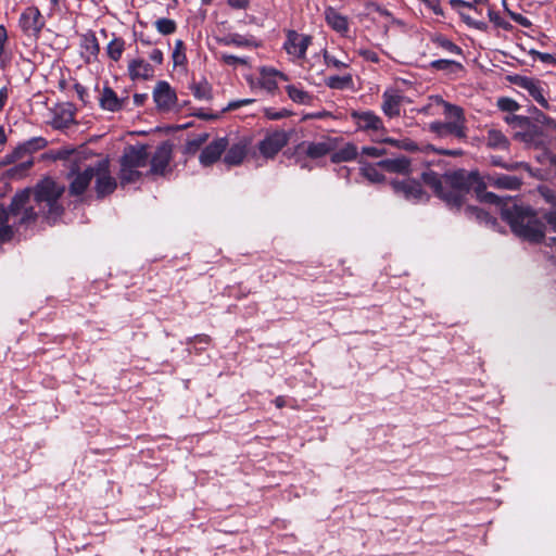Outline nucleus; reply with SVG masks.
Listing matches in <instances>:
<instances>
[{
    "mask_svg": "<svg viewBox=\"0 0 556 556\" xmlns=\"http://www.w3.org/2000/svg\"><path fill=\"white\" fill-rule=\"evenodd\" d=\"M340 140L336 137H321L317 141L301 143L300 149H303L306 156L311 159H320L334 151L339 147Z\"/></svg>",
    "mask_w": 556,
    "mask_h": 556,
    "instance_id": "f8f14e48",
    "label": "nucleus"
},
{
    "mask_svg": "<svg viewBox=\"0 0 556 556\" xmlns=\"http://www.w3.org/2000/svg\"><path fill=\"white\" fill-rule=\"evenodd\" d=\"M149 163V153L144 146H130L124 150L121 157V185L132 184L140 179L142 168Z\"/></svg>",
    "mask_w": 556,
    "mask_h": 556,
    "instance_id": "20e7f679",
    "label": "nucleus"
},
{
    "mask_svg": "<svg viewBox=\"0 0 556 556\" xmlns=\"http://www.w3.org/2000/svg\"><path fill=\"white\" fill-rule=\"evenodd\" d=\"M228 148V138L219 137L211 141L200 153L199 162L202 166L208 167L220 160Z\"/></svg>",
    "mask_w": 556,
    "mask_h": 556,
    "instance_id": "4468645a",
    "label": "nucleus"
},
{
    "mask_svg": "<svg viewBox=\"0 0 556 556\" xmlns=\"http://www.w3.org/2000/svg\"><path fill=\"white\" fill-rule=\"evenodd\" d=\"M497 106L504 112H516L519 110V104L510 98H500Z\"/></svg>",
    "mask_w": 556,
    "mask_h": 556,
    "instance_id": "8fccbe9b",
    "label": "nucleus"
},
{
    "mask_svg": "<svg viewBox=\"0 0 556 556\" xmlns=\"http://www.w3.org/2000/svg\"><path fill=\"white\" fill-rule=\"evenodd\" d=\"M420 1L424 2L429 9H431L434 14H437V15L443 14V11L440 7L439 0H420Z\"/></svg>",
    "mask_w": 556,
    "mask_h": 556,
    "instance_id": "052dcab7",
    "label": "nucleus"
},
{
    "mask_svg": "<svg viewBox=\"0 0 556 556\" xmlns=\"http://www.w3.org/2000/svg\"><path fill=\"white\" fill-rule=\"evenodd\" d=\"M64 187L51 178H45L34 189H24L16 192L9 207L0 205V225L9 223L13 216H20L18 224L34 223L39 215L54 222L63 212L59 199Z\"/></svg>",
    "mask_w": 556,
    "mask_h": 556,
    "instance_id": "f257e3e1",
    "label": "nucleus"
},
{
    "mask_svg": "<svg viewBox=\"0 0 556 556\" xmlns=\"http://www.w3.org/2000/svg\"><path fill=\"white\" fill-rule=\"evenodd\" d=\"M224 46H236V47H250L253 43L252 38L239 34H229L224 38L218 39Z\"/></svg>",
    "mask_w": 556,
    "mask_h": 556,
    "instance_id": "e433bc0d",
    "label": "nucleus"
},
{
    "mask_svg": "<svg viewBox=\"0 0 556 556\" xmlns=\"http://www.w3.org/2000/svg\"><path fill=\"white\" fill-rule=\"evenodd\" d=\"M227 3L232 9L243 10L247 9L250 4V0H227Z\"/></svg>",
    "mask_w": 556,
    "mask_h": 556,
    "instance_id": "0e129e2a",
    "label": "nucleus"
},
{
    "mask_svg": "<svg viewBox=\"0 0 556 556\" xmlns=\"http://www.w3.org/2000/svg\"><path fill=\"white\" fill-rule=\"evenodd\" d=\"M250 144L251 140L245 137L240 138L231 144L228 143V148L224 153L223 163L227 167L241 165L248 155Z\"/></svg>",
    "mask_w": 556,
    "mask_h": 556,
    "instance_id": "ddd939ff",
    "label": "nucleus"
},
{
    "mask_svg": "<svg viewBox=\"0 0 556 556\" xmlns=\"http://www.w3.org/2000/svg\"><path fill=\"white\" fill-rule=\"evenodd\" d=\"M382 105L381 109L383 113L389 117L399 116L401 113V104L403 97L393 91H386L382 94Z\"/></svg>",
    "mask_w": 556,
    "mask_h": 556,
    "instance_id": "a878e982",
    "label": "nucleus"
},
{
    "mask_svg": "<svg viewBox=\"0 0 556 556\" xmlns=\"http://www.w3.org/2000/svg\"><path fill=\"white\" fill-rule=\"evenodd\" d=\"M538 122L542 123L543 125L547 126L551 129H556V122L552 117L543 113H540L538 115Z\"/></svg>",
    "mask_w": 556,
    "mask_h": 556,
    "instance_id": "e2e57ef3",
    "label": "nucleus"
},
{
    "mask_svg": "<svg viewBox=\"0 0 556 556\" xmlns=\"http://www.w3.org/2000/svg\"><path fill=\"white\" fill-rule=\"evenodd\" d=\"M172 160V146L167 142L159 146L151 159V166L148 173L152 175H165Z\"/></svg>",
    "mask_w": 556,
    "mask_h": 556,
    "instance_id": "dca6fc26",
    "label": "nucleus"
},
{
    "mask_svg": "<svg viewBox=\"0 0 556 556\" xmlns=\"http://www.w3.org/2000/svg\"><path fill=\"white\" fill-rule=\"evenodd\" d=\"M80 54L86 63H92L98 60L100 46L92 31H88L80 37Z\"/></svg>",
    "mask_w": 556,
    "mask_h": 556,
    "instance_id": "4be33fe9",
    "label": "nucleus"
},
{
    "mask_svg": "<svg viewBox=\"0 0 556 556\" xmlns=\"http://www.w3.org/2000/svg\"><path fill=\"white\" fill-rule=\"evenodd\" d=\"M154 25L162 35H170L175 33L177 28L175 21L170 18H159L155 21Z\"/></svg>",
    "mask_w": 556,
    "mask_h": 556,
    "instance_id": "37998d69",
    "label": "nucleus"
},
{
    "mask_svg": "<svg viewBox=\"0 0 556 556\" xmlns=\"http://www.w3.org/2000/svg\"><path fill=\"white\" fill-rule=\"evenodd\" d=\"M509 14H510L511 18H513L516 23H518L519 25H521V26H523V27H529V26H531V22H530L526 16H523V15H521V14L513 13V12H510Z\"/></svg>",
    "mask_w": 556,
    "mask_h": 556,
    "instance_id": "69168bd1",
    "label": "nucleus"
},
{
    "mask_svg": "<svg viewBox=\"0 0 556 556\" xmlns=\"http://www.w3.org/2000/svg\"><path fill=\"white\" fill-rule=\"evenodd\" d=\"M290 134L283 129L269 131L257 143L260 154L265 159H274L289 142Z\"/></svg>",
    "mask_w": 556,
    "mask_h": 556,
    "instance_id": "6e6552de",
    "label": "nucleus"
},
{
    "mask_svg": "<svg viewBox=\"0 0 556 556\" xmlns=\"http://www.w3.org/2000/svg\"><path fill=\"white\" fill-rule=\"evenodd\" d=\"M74 122L73 114L70 111H63L53 117L51 125L55 129H64L72 125Z\"/></svg>",
    "mask_w": 556,
    "mask_h": 556,
    "instance_id": "ea45409f",
    "label": "nucleus"
},
{
    "mask_svg": "<svg viewBox=\"0 0 556 556\" xmlns=\"http://www.w3.org/2000/svg\"><path fill=\"white\" fill-rule=\"evenodd\" d=\"M543 218L556 231V211L546 212Z\"/></svg>",
    "mask_w": 556,
    "mask_h": 556,
    "instance_id": "774afa93",
    "label": "nucleus"
},
{
    "mask_svg": "<svg viewBox=\"0 0 556 556\" xmlns=\"http://www.w3.org/2000/svg\"><path fill=\"white\" fill-rule=\"evenodd\" d=\"M431 66L439 71H452L454 67H462L459 63L451 60H437L431 63Z\"/></svg>",
    "mask_w": 556,
    "mask_h": 556,
    "instance_id": "09e8293b",
    "label": "nucleus"
},
{
    "mask_svg": "<svg viewBox=\"0 0 556 556\" xmlns=\"http://www.w3.org/2000/svg\"><path fill=\"white\" fill-rule=\"evenodd\" d=\"M254 100L253 99H242V100H237V101H231L228 103V105L223 110V112H228V111H233V110H237L243 105H248V104H251L253 103Z\"/></svg>",
    "mask_w": 556,
    "mask_h": 556,
    "instance_id": "13d9d810",
    "label": "nucleus"
},
{
    "mask_svg": "<svg viewBox=\"0 0 556 556\" xmlns=\"http://www.w3.org/2000/svg\"><path fill=\"white\" fill-rule=\"evenodd\" d=\"M357 156V148L355 144L348 142L343 147L331 152V161L333 163L350 162Z\"/></svg>",
    "mask_w": 556,
    "mask_h": 556,
    "instance_id": "c85d7f7f",
    "label": "nucleus"
},
{
    "mask_svg": "<svg viewBox=\"0 0 556 556\" xmlns=\"http://www.w3.org/2000/svg\"><path fill=\"white\" fill-rule=\"evenodd\" d=\"M384 154V150L377 147H364L362 149L361 155L368 157H380Z\"/></svg>",
    "mask_w": 556,
    "mask_h": 556,
    "instance_id": "5fc2aeb1",
    "label": "nucleus"
},
{
    "mask_svg": "<svg viewBox=\"0 0 556 556\" xmlns=\"http://www.w3.org/2000/svg\"><path fill=\"white\" fill-rule=\"evenodd\" d=\"M502 217L513 232L530 242H541L545 237V226L530 210L518 205L502 208Z\"/></svg>",
    "mask_w": 556,
    "mask_h": 556,
    "instance_id": "7ed1b4c3",
    "label": "nucleus"
},
{
    "mask_svg": "<svg viewBox=\"0 0 556 556\" xmlns=\"http://www.w3.org/2000/svg\"><path fill=\"white\" fill-rule=\"evenodd\" d=\"M210 138L207 132H202L189 139L186 143L187 152L195 153Z\"/></svg>",
    "mask_w": 556,
    "mask_h": 556,
    "instance_id": "79ce46f5",
    "label": "nucleus"
},
{
    "mask_svg": "<svg viewBox=\"0 0 556 556\" xmlns=\"http://www.w3.org/2000/svg\"><path fill=\"white\" fill-rule=\"evenodd\" d=\"M530 53L539 59L540 61H542L543 63H546V64H555L556 63V58L551 54V53H543V52H539V51H535V50H531Z\"/></svg>",
    "mask_w": 556,
    "mask_h": 556,
    "instance_id": "6e6d98bb",
    "label": "nucleus"
},
{
    "mask_svg": "<svg viewBox=\"0 0 556 556\" xmlns=\"http://www.w3.org/2000/svg\"><path fill=\"white\" fill-rule=\"evenodd\" d=\"M264 115L268 119L278 121L281 118L289 117L291 115V112L286 109L276 111L275 109L266 108V109H264Z\"/></svg>",
    "mask_w": 556,
    "mask_h": 556,
    "instance_id": "3c124183",
    "label": "nucleus"
},
{
    "mask_svg": "<svg viewBox=\"0 0 556 556\" xmlns=\"http://www.w3.org/2000/svg\"><path fill=\"white\" fill-rule=\"evenodd\" d=\"M363 175L372 182H380L383 175L378 172L377 167L370 164L364 165L362 168Z\"/></svg>",
    "mask_w": 556,
    "mask_h": 556,
    "instance_id": "49530a36",
    "label": "nucleus"
},
{
    "mask_svg": "<svg viewBox=\"0 0 556 556\" xmlns=\"http://www.w3.org/2000/svg\"><path fill=\"white\" fill-rule=\"evenodd\" d=\"M184 49V42L181 40H176L175 49L173 51V61L175 65H182L186 62V54Z\"/></svg>",
    "mask_w": 556,
    "mask_h": 556,
    "instance_id": "de8ad7c7",
    "label": "nucleus"
},
{
    "mask_svg": "<svg viewBox=\"0 0 556 556\" xmlns=\"http://www.w3.org/2000/svg\"><path fill=\"white\" fill-rule=\"evenodd\" d=\"M22 162L9 170L11 177H22L33 165L31 156H25Z\"/></svg>",
    "mask_w": 556,
    "mask_h": 556,
    "instance_id": "c03bdc74",
    "label": "nucleus"
},
{
    "mask_svg": "<svg viewBox=\"0 0 556 556\" xmlns=\"http://www.w3.org/2000/svg\"><path fill=\"white\" fill-rule=\"evenodd\" d=\"M149 58L152 62L161 65L163 63V52L160 50V49H153L150 54H149Z\"/></svg>",
    "mask_w": 556,
    "mask_h": 556,
    "instance_id": "338daca9",
    "label": "nucleus"
},
{
    "mask_svg": "<svg viewBox=\"0 0 556 556\" xmlns=\"http://www.w3.org/2000/svg\"><path fill=\"white\" fill-rule=\"evenodd\" d=\"M383 143H389V144H391L393 147H396L399 149H402V150H405V151H409V152H414V151H418L419 150L417 143L414 142L413 140L408 139V138L396 140V139H392V138L387 136V140H383Z\"/></svg>",
    "mask_w": 556,
    "mask_h": 556,
    "instance_id": "a19ab883",
    "label": "nucleus"
},
{
    "mask_svg": "<svg viewBox=\"0 0 556 556\" xmlns=\"http://www.w3.org/2000/svg\"><path fill=\"white\" fill-rule=\"evenodd\" d=\"M382 169L389 173L409 174L410 161L405 157L386 159L377 163Z\"/></svg>",
    "mask_w": 556,
    "mask_h": 556,
    "instance_id": "bb28decb",
    "label": "nucleus"
},
{
    "mask_svg": "<svg viewBox=\"0 0 556 556\" xmlns=\"http://www.w3.org/2000/svg\"><path fill=\"white\" fill-rule=\"evenodd\" d=\"M515 84L527 90L528 93L544 109H548V102L544 97V89L540 80L530 78V77H521L518 76L515 79Z\"/></svg>",
    "mask_w": 556,
    "mask_h": 556,
    "instance_id": "f3484780",
    "label": "nucleus"
},
{
    "mask_svg": "<svg viewBox=\"0 0 556 556\" xmlns=\"http://www.w3.org/2000/svg\"><path fill=\"white\" fill-rule=\"evenodd\" d=\"M539 194L549 204L556 206V192L546 186L538 188Z\"/></svg>",
    "mask_w": 556,
    "mask_h": 556,
    "instance_id": "603ef678",
    "label": "nucleus"
},
{
    "mask_svg": "<svg viewBox=\"0 0 556 556\" xmlns=\"http://www.w3.org/2000/svg\"><path fill=\"white\" fill-rule=\"evenodd\" d=\"M0 242H4L10 240L13 237V228L12 226L5 224L0 225Z\"/></svg>",
    "mask_w": 556,
    "mask_h": 556,
    "instance_id": "bf43d9fd",
    "label": "nucleus"
},
{
    "mask_svg": "<svg viewBox=\"0 0 556 556\" xmlns=\"http://www.w3.org/2000/svg\"><path fill=\"white\" fill-rule=\"evenodd\" d=\"M431 101H432V103H430L428 106H426L424 109V111H428L433 105L442 106L443 114L447 121H451L453 123H460L462 125H466L464 110L460 106L448 103L440 97L431 98Z\"/></svg>",
    "mask_w": 556,
    "mask_h": 556,
    "instance_id": "412c9836",
    "label": "nucleus"
},
{
    "mask_svg": "<svg viewBox=\"0 0 556 556\" xmlns=\"http://www.w3.org/2000/svg\"><path fill=\"white\" fill-rule=\"evenodd\" d=\"M128 74L132 80H148L153 77L154 68L143 59H134L128 64Z\"/></svg>",
    "mask_w": 556,
    "mask_h": 556,
    "instance_id": "5701e85b",
    "label": "nucleus"
},
{
    "mask_svg": "<svg viewBox=\"0 0 556 556\" xmlns=\"http://www.w3.org/2000/svg\"><path fill=\"white\" fill-rule=\"evenodd\" d=\"M286 91L288 97L295 103L308 105L313 102L312 94L294 85H288Z\"/></svg>",
    "mask_w": 556,
    "mask_h": 556,
    "instance_id": "2f4dec72",
    "label": "nucleus"
},
{
    "mask_svg": "<svg viewBox=\"0 0 556 556\" xmlns=\"http://www.w3.org/2000/svg\"><path fill=\"white\" fill-rule=\"evenodd\" d=\"M352 84V76H329L326 79V85L331 89H345Z\"/></svg>",
    "mask_w": 556,
    "mask_h": 556,
    "instance_id": "4c0bfd02",
    "label": "nucleus"
},
{
    "mask_svg": "<svg viewBox=\"0 0 556 556\" xmlns=\"http://www.w3.org/2000/svg\"><path fill=\"white\" fill-rule=\"evenodd\" d=\"M8 41V30L3 25H0V70L5 68L11 61V55L7 50Z\"/></svg>",
    "mask_w": 556,
    "mask_h": 556,
    "instance_id": "c9c22d12",
    "label": "nucleus"
},
{
    "mask_svg": "<svg viewBox=\"0 0 556 556\" xmlns=\"http://www.w3.org/2000/svg\"><path fill=\"white\" fill-rule=\"evenodd\" d=\"M128 98H118L116 92L110 88L104 87L101 97H100V104L101 108L111 112L119 111L124 108L126 104Z\"/></svg>",
    "mask_w": 556,
    "mask_h": 556,
    "instance_id": "b1692460",
    "label": "nucleus"
},
{
    "mask_svg": "<svg viewBox=\"0 0 556 556\" xmlns=\"http://www.w3.org/2000/svg\"><path fill=\"white\" fill-rule=\"evenodd\" d=\"M93 178L96 179L94 189L98 198H104L113 193L117 187V181L110 170V161L106 157L94 160Z\"/></svg>",
    "mask_w": 556,
    "mask_h": 556,
    "instance_id": "0eeeda50",
    "label": "nucleus"
},
{
    "mask_svg": "<svg viewBox=\"0 0 556 556\" xmlns=\"http://www.w3.org/2000/svg\"><path fill=\"white\" fill-rule=\"evenodd\" d=\"M465 215L467 218L477 220L479 223H484L485 225L494 226L496 220L490 216L489 213L484 212L482 208L468 205L465 207Z\"/></svg>",
    "mask_w": 556,
    "mask_h": 556,
    "instance_id": "7c9ffc66",
    "label": "nucleus"
},
{
    "mask_svg": "<svg viewBox=\"0 0 556 556\" xmlns=\"http://www.w3.org/2000/svg\"><path fill=\"white\" fill-rule=\"evenodd\" d=\"M357 131L365 132L371 140L383 142L387 140V129L379 115L369 110H353L350 113Z\"/></svg>",
    "mask_w": 556,
    "mask_h": 556,
    "instance_id": "423d86ee",
    "label": "nucleus"
},
{
    "mask_svg": "<svg viewBox=\"0 0 556 556\" xmlns=\"http://www.w3.org/2000/svg\"><path fill=\"white\" fill-rule=\"evenodd\" d=\"M47 146V140L42 137L33 138L18 148H16L11 154L7 155L8 163H14L25 156H30L35 151L41 150Z\"/></svg>",
    "mask_w": 556,
    "mask_h": 556,
    "instance_id": "aec40b11",
    "label": "nucleus"
},
{
    "mask_svg": "<svg viewBox=\"0 0 556 556\" xmlns=\"http://www.w3.org/2000/svg\"><path fill=\"white\" fill-rule=\"evenodd\" d=\"M392 187L395 193L402 195L404 199L408 201H422L428 199L426 192L424 191L420 182L414 179H403V180H394L392 182Z\"/></svg>",
    "mask_w": 556,
    "mask_h": 556,
    "instance_id": "2eb2a0df",
    "label": "nucleus"
},
{
    "mask_svg": "<svg viewBox=\"0 0 556 556\" xmlns=\"http://www.w3.org/2000/svg\"><path fill=\"white\" fill-rule=\"evenodd\" d=\"M488 186L486 181L481 177L475 189L478 200L484 203L500 205L501 199L495 193L485 191Z\"/></svg>",
    "mask_w": 556,
    "mask_h": 556,
    "instance_id": "72a5a7b5",
    "label": "nucleus"
},
{
    "mask_svg": "<svg viewBox=\"0 0 556 556\" xmlns=\"http://www.w3.org/2000/svg\"><path fill=\"white\" fill-rule=\"evenodd\" d=\"M483 179L490 187L501 190H518L522 185V179L515 175L491 173Z\"/></svg>",
    "mask_w": 556,
    "mask_h": 556,
    "instance_id": "a211bd4d",
    "label": "nucleus"
},
{
    "mask_svg": "<svg viewBox=\"0 0 556 556\" xmlns=\"http://www.w3.org/2000/svg\"><path fill=\"white\" fill-rule=\"evenodd\" d=\"M324 60L327 66L334 67L336 70L348 68L350 66V59L348 56L344 59H338L327 50L324 51Z\"/></svg>",
    "mask_w": 556,
    "mask_h": 556,
    "instance_id": "58836bf2",
    "label": "nucleus"
},
{
    "mask_svg": "<svg viewBox=\"0 0 556 556\" xmlns=\"http://www.w3.org/2000/svg\"><path fill=\"white\" fill-rule=\"evenodd\" d=\"M311 43V36L300 34L295 30H288L283 49L292 60H302L305 58L307 48Z\"/></svg>",
    "mask_w": 556,
    "mask_h": 556,
    "instance_id": "9d476101",
    "label": "nucleus"
},
{
    "mask_svg": "<svg viewBox=\"0 0 556 556\" xmlns=\"http://www.w3.org/2000/svg\"><path fill=\"white\" fill-rule=\"evenodd\" d=\"M429 130L439 137L453 135L456 138L464 139L467 136L466 125H462L460 123H453L451 121L432 122L429 124Z\"/></svg>",
    "mask_w": 556,
    "mask_h": 556,
    "instance_id": "6ab92c4d",
    "label": "nucleus"
},
{
    "mask_svg": "<svg viewBox=\"0 0 556 556\" xmlns=\"http://www.w3.org/2000/svg\"><path fill=\"white\" fill-rule=\"evenodd\" d=\"M485 141L490 149L507 150L509 148L508 138L501 130L495 128L488 130Z\"/></svg>",
    "mask_w": 556,
    "mask_h": 556,
    "instance_id": "cd10ccee",
    "label": "nucleus"
},
{
    "mask_svg": "<svg viewBox=\"0 0 556 556\" xmlns=\"http://www.w3.org/2000/svg\"><path fill=\"white\" fill-rule=\"evenodd\" d=\"M433 42L438 47H440V48H442V49H444V50H446V51H448L451 53L462 54V49L458 46H456L453 41H451L450 39H447V38H445L443 36H437L433 39Z\"/></svg>",
    "mask_w": 556,
    "mask_h": 556,
    "instance_id": "a18cd8bd",
    "label": "nucleus"
},
{
    "mask_svg": "<svg viewBox=\"0 0 556 556\" xmlns=\"http://www.w3.org/2000/svg\"><path fill=\"white\" fill-rule=\"evenodd\" d=\"M70 162L71 184L68 190L72 195H80L87 190L93 178L94 157L84 152H77L73 154Z\"/></svg>",
    "mask_w": 556,
    "mask_h": 556,
    "instance_id": "39448f33",
    "label": "nucleus"
},
{
    "mask_svg": "<svg viewBox=\"0 0 556 556\" xmlns=\"http://www.w3.org/2000/svg\"><path fill=\"white\" fill-rule=\"evenodd\" d=\"M18 24L24 34L37 38L45 27L46 21L37 7H28L22 12Z\"/></svg>",
    "mask_w": 556,
    "mask_h": 556,
    "instance_id": "1a4fd4ad",
    "label": "nucleus"
},
{
    "mask_svg": "<svg viewBox=\"0 0 556 556\" xmlns=\"http://www.w3.org/2000/svg\"><path fill=\"white\" fill-rule=\"evenodd\" d=\"M220 60L227 65H245L247 60L232 54L223 53Z\"/></svg>",
    "mask_w": 556,
    "mask_h": 556,
    "instance_id": "864d4df0",
    "label": "nucleus"
},
{
    "mask_svg": "<svg viewBox=\"0 0 556 556\" xmlns=\"http://www.w3.org/2000/svg\"><path fill=\"white\" fill-rule=\"evenodd\" d=\"M152 97L160 112H169L177 103L176 91L165 80H160L155 84Z\"/></svg>",
    "mask_w": 556,
    "mask_h": 556,
    "instance_id": "9b49d317",
    "label": "nucleus"
},
{
    "mask_svg": "<svg viewBox=\"0 0 556 556\" xmlns=\"http://www.w3.org/2000/svg\"><path fill=\"white\" fill-rule=\"evenodd\" d=\"M421 178L451 208L459 210L469 190L476 189L481 177L478 172L458 169L443 177L433 170H427L422 173Z\"/></svg>",
    "mask_w": 556,
    "mask_h": 556,
    "instance_id": "f03ea898",
    "label": "nucleus"
},
{
    "mask_svg": "<svg viewBox=\"0 0 556 556\" xmlns=\"http://www.w3.org/2000/svg\"><path fill=\"white\" fill-rule=\"evenodd\" d=\"M190 90L198 100L208 101L213 98L212 86L206 79H202L198 83L193 81L190 85Z\"/></svg>",
    "mask_w": 556,
    "mask_h": 556,
    "instance_id": "c756f323",
    "label": "nucleus"
},
{
    "mask_svg": "<svg viewBox=\"0 0 556 556\" xmlns=\"http://www.w3.org/2000/svg\"><path fill=\"white\" fill-rule=\"evenodd\" d=\"M325 20L334 31L342 35L349 31V20L346 16L339 13L334 8L328 7L325 9Z\"/></svg>",
    "mask_w": 556,
    "mask_h": 556,
    "instance_id": "393cba45",
    "label": "nucleus"
},
{
    "mask_svg": "<svg viewBox=\"0 0 556 556\" xmlns=\"http://www.w3.org/2000/svg\"><path fill=\"white\" fill-rule=\"evenodd\" d=\"M275 76H279L281 79L287 80V76L275 70H262L261 86L268 91H273L277 88V84L274 79Z\"/></svg>",
    "mask_w": 556,
    "mask_h": 556,
    "instance_id": "f704fd0d",
    "label": "nucleus"
},
{
    "mask_svg": "<svg viewBox=\"0 0 556 556\" xmlns=\"http://www.w3.org/2000/svg\"><path fill=\"white\" fill-rule=\"evenodd\" d=\"M505 122L507 124H511L518 127H523L529 123V118L525 116H518V115H508L505 117Z\"/></svg>",
    "mask_w": 556,
    "mask_h": 556,
    "instance_id": "4d7b16f0",
    "label": "nucleus"
},
{
    "mask_svg": "<svg viewBox=\"0 0 556 556\" xmlns=\"http://www.w3.org/2000/svg\"><path fill=\"white\" fill-rule=\"evenodd\" d=\"M125 45L123 38L113 36L105 49L108 56L114 62L119 61L125 51Z\"/></svg>",
    "mask_w": 556,
    "mask_h": 556,
    "instance_id": "473e14b6",
    "label": "nucleus"
},
{
    "mask_svg": "<svg viewBox=\"0 0 556 556\" xmlns=\"http://www.w3.org/2000/svg\"><path fill=\"white\" fill-rule=\"evenodd\" d=\"M433 151H435L440 155H447V156H462L464 154L463 150L456 149V150H447V149H434L433 147H429Z\"/></svg>",
    "mask_w": 556,
    "mask_h": 556,
    "instance_id": "680f3d73",
    "label": "nucleus"
}]
</instances>
